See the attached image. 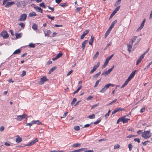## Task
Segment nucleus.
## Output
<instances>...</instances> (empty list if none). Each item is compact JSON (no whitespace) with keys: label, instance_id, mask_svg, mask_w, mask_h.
<instances>
[{"label":"nucleus","instance_id":"nucleus-13","mask_svg":"<svg viewBox=\"0 0 152 152\" xmlns=\"http://www.w3.org/2000/svg\"><path fill=\"white\" fill-rule=\"evenodd\" d=\"M15 4V2L14 1H11L10 2H8L5 5V7H9L12 5H13Z\"/></svg>","mask_w":152,"mask_h":152},{"label":"nucleus","instance_id":"nucleus-58","mask_svg":"<svg viewBox=\"0 0 152 152\" xmlns=\"http://www.w3.org/2000/svg\"><path fill=\"white\" fill-rule=\"evenodd\" d=\"M150 142V140H148L144 142H142V144L144 145H147V142Z\"/></svg>","mask_w":152,"mask_h":152},{"label":"nucleus","instance_id":"nucleus-64","mask_svg":"<svg viewBox=\"0 0 152 152\" xmlns=\"http://www.w3.org/2000/svg\"><path fill=\"white\" fill-rule=\"evenodd\" d=\"M113 56V54H112L109 57L107 58L106 59H107L109 61V60L111 59Z\"/></svg>","mask_w":152,"mask_h":152},{"label":"nucleus","instance_id":"nucleus-47","mask_svg":"<svg viewBox=\"0 0 152 152\" xmlns=\"http://www.w3.org/2000/svg\"><path fill=\"white\" fill-rule=\"evenodd\" d=\"M133 146L131 143H130L128 145V148L129 151H130L132 149Z\"/></svg>","mask_w":152,"mask_h":152},{"label":"nucleus","instance_id":"nucleus-10","mask_svg":"<svg viewBox=\"0 0 152 152\" xmlns=\"http://www.w3.org/2000/svg\"><path fill=\"white\" fill-rule=\"evenodd\" d=\"M109 88V86L108 85H106L100 91V92L103 93L105 91Z\"/></svg>","mask_w":152,"mask_h":152},{"label":"nucleus","instance_id":"nucleus-27","mask_svg":"<svg viewBox=\"0 0 152 152\" xmlns=\"http://www.w3.org/2000/svg\"><path fill=\"white\" fill-rule=\"evenodd\" d=\"M60 6H61V7L64 8L66 7L67 6H68V5L66 3H61L60 4Z\"/></svg>","mask_w":152,"mask_h":152},{"label":"nucleus","instance_id":"nucleus-3","mask_svg":"<svg viewBox=\"0 0 152 152\" xmlns=\"http://www.w3.org/2000/svg\"><path fill=\"white\" fill-rule=\"evenodd\" d=\"M28 116L26 114H23L21 115H18L17 117L15 118L17 121H20L24 119H27Z\"/></svg>","mask_w":152,"mask_h":152},{"label":"nucleus","instance_id":"nucleus-17","mask_svg":"<svg viewBox=\"0 0 152 152\" xmlns=\"http://www.w3.org/2000/svg\"><path fill=\"white\" fill-rule=\"evenodd\" d=\"M109 61L107 59H106L104 64L102 66V69H104L106 67V66L107 65Z\"/></svg>","mask_w":152,"mask_h":152},{"label":"nucleus","instance_id":"nucleus-42","mask_svg":"<svg viewBox=\"0 0 152 152\" xmlns=\"http://www.w3.org/2000/svg\"><path fill=\"white\" fill-rule=\"evenodd\" d=\"M63 55V54L62 53H58L57 55L56 56L58 58H59L61 57Z\"/></svg>","mask_w":152,"mask_h":152},{"label":"nucleus","instance_id":"nucleus-48","mask_svg":"<svg viewBox=\"0 0 152 152\" xmlns=\"http://www.w3.org/2000/svg\"><path fill=\"white\" fill-rule=\"evenodd\" d=\"M46 16L48 17V18H49L50 19H51V20H54V17H50V16L49 15H46Z\"/></svg>","mask_w":152,"mask_h":152},{"label":"nucleus","instance_id":"nucleus-59","mask_svg":"<svg viewBox=\"0 0 152 152\" xmlns=\"http://www.w3.org/2000/svg\"><path fill=\"white\" fill-rule=\"evenodd\" d=\"M93 97L92 96H88L87 98L86 99V100H89L91 99L92 98H93Z\"/></svg>","mask_w":152,"mask_h":152},{"label":"nucleus","instance_id":"nucleus-33","mask_svg":"<svg viewBox=\"0 0 152 152\" xmlns=\"http://www.w3.org/2000/svg\"><path fill=\"white\" fill-rule=\"evenodd\" d=\"M82 88V86H79L77 89L76 90V91H75L73 93L74 94H75L77 93Z\"/></svg>","mask_w":152,"mask_h":152},{"label":"nucleus","instance_id":"nucleus-8","mask_svg":"<svg viewBox=\"0 0 152 152\" xmlns=\"http://www.w3.org/2000/svg\"><path fill=\"white\" fill-rule=\"evenodd\" d=\"M1 35L4 39H6L9 37V35L6 31H2L1 34Z\"/></svg>","mask_w":152,"mask_h":152},{"label":"nucleus","instance_id":"nucleus-25","mask_svg":"<svg viewBox=\"0 0 152 152\" xmlns=\"http://www.w3.org/2000/svg\"><path fill=\"white\" fill-rule=\"evenodd\" d=\"M37 25L36 24L34 23L32 26V28L34 30H37Z\"/></svg>","mask_w":152,"mask_h":152},{"label":"nucleus","instance_id":"nucleus-21","mask_svg":"<svg viewBox=\"0 0 152 152\" xmlns=\"http://www.w3.org/2000/svg\"><path fill=\"white\" fill-rule=\"evenodd\" d=\"M15 35L16 38L17 39H19V38H20L21 37L22 33H20L19 34L15 33Z\"/></svg>","mask_w":152,"mask_h":152},{"label":"nucleus","instance_id":"nucleus-4","mask_svg":"<svg viewBox=\"0 0 152 152\" xmlns=\"http://www.w3.org/2000/svg\"><path fill=\"white\" fill-rule=\"evenodd\" d=\"M48 80L46 76H43L40 79V81L38 82V83L39 85H42L44 83L48 81Z\"/></svg>","mask_w":152,"mask_h":152},{"label":"nucleus","instance_id":"nucleus-45","mask_svg":"<svg viewBox=\"0 0 152 152\" xmlns=\"http://www.w3.org/2000/svg\"><path fill=\"white\" fill-rule=\"evenodd\" d=\"M26 73L25 71H22V73L20 75L21 77H23L26 75Z\"/></svg>","mask_w":152,"mask_h":152},{"label":"nucleus","instance_id":"nucleus-22","mask_svg":"<svg viewBox=\"0 0 152 152\" xmlns=\"http://www.w3.org/2000/svg\"><path fill=\"white\" fill-rule=\"evenodd\" d=\"M51 33V31L50 30H48L46 32H44L45 35V36L48 37L50 34Z\"/></svg>","mask_w":152,"mask_h":152},{"label":"nucleus","instance_id":"nucleus-44","mask_svg":"<svg viewBox=\"0 0 152 152\" xmlns=\"http://www.w3.org/2000/svg\"><path fill=\"white\" fill-rule=\"evenodd\" d=\"M18 25L20 26L21 28H24L25 26V24L22 22L19 23Z\"/></svg>","mask_w":152,"mask_h":152},{"label":"nucleus","instance_id":"nucleus-9","mask_svg":"<svg viewBox=\"0 0 152 152\" xmlns=\"http://www.w3.org/2000/svg\"><path fill=\"white\" fill-rule=\"evenodd\" d=\"M137 71L136 70L133 71L130 74L128 79L130 80L134 77L135 74Z\"/></svg>","mask_w":152,"mask_h":152},{"label":"nucleus","instance_id":"nucleus-29","mask_svg":"<svg viewBox=\"0 0 152 152\" xmlns=\"http://www.w3.org/2000/svg\"><path fill=\"white\" fill-rule=\"evenodd\" d=\"M37 15L36 13L35 12H33L29 14L30 17L35 16Z\"/></svg>","mask_w":152,"mask_h":152},{"label":"nucleus","instance_id":"nucleus-50","mask_svg":"<svg viewBox=\"0 0 152 152\" xmlns=\"http://www.w3.org/2000/svg\"><path fill=\"white\" fill-rule=\"evenodd\" d=\"M39 6L41 7H43L44 8H46V6L44 4V3L43 2L40 4Z\"/></svg>","mask_w":152,"mask_h":152},{"label":"nucleus","instance_id":"nucleus-24","mask_svg":"<svg viewBox=\"0 0 152 152\" xmlns=\"http://www.w3.org/2000/svg\"><path fill=\"white\" fill-rule=\"evenodd\" d=\"M117 22V20H115L113 22L111 23V25L110 27L111 29L114 27V26L115 24Z\"/></svg>","mask_w":152,"mask_h":152},{"label":"nucleus","instance_id":"nucleus-39","mask_svg":"<svg viewBox=\"0 0 152 152\" xmlns=\"http://www.w3.org/2000/svg\"><path fill=\"white\" fill-rule=\"evenodd\" d=\"M110 112L111 110H109L108 112L105 115V117L106 119H107V118L108 116H109L110 113Z\"/></svg>","mask_w":152,"mask_h":152},{"label":"nucleus","instance_id":"nucleus-62","mask_svg":"<svg viewBox=\"0 0 152 152\" xmlns=\"http://www.w3.org/2000/svg\"><path fill=\"white\" fill-rule=\"evenodd\" d=\"M130 81L129 80L127 79L125 81L124 84L126 86L128 83Z\"/></svg>","mask_w":152,"mask_h":152},{"label":"nucleus","instance_id":"nucleus-60","mask_svg":"<svg viewBox=\"0 0 152 152\" xmlns=\"http://www.w3.org/2000/svg\"><path fill=\"white\" fill-rule=\"evenodd\" d=\"M117 112H118L117 110V108H116L113 111V112H112V114H114L115 113Z\"/></svg>","mask_w":152,"mask_h":152},{"label":"nucleus","instance_id":"nucleus-1","mask_svg":"<svg viewBox=\"0 0 152 152\" xmlns=\"http://www.w3.org/2000/svg\"><path fill=\"white\" fill-rule=\"evenodd\" d=\"M151 136L150 131H145L142 133V137L145 139H147Z\"/></svg>","mask_w":152,"mask_h":152},{"label":"nucleus","instance_id":"nucleus-41","mask_svg":"<svg viewBox=\"0 0 152 152\" xmlns=\"http://www.w3.org/2000/svg\"><path fill=\"white\" fill-rule=\"evenodd\" d=\"M116 108L118 112L120 111H124L125 110L124 108L121 107H118Z\"/></svg>","mask_w":152,"mask_h":152},{"label":"nucleus","instance_id":"nucleus-28","mask_svg":"<svg viewBox=\"0 0 152 152\" xmlns=\"http://www.w3.org/2000/svg\"><path fill=\"white\" fill-rule=\"evenodd\" d=\"M56 66H54L51 68L49 71V74H50L52 72H53L54 70L56 69Z\"/></svg>","mask_w":152,"mask_h":152},{"label":"nucleus","instance_id":"nucleus-36","mask_svg":"<svg viewBox=\"0 0 152 152\" xmlns=\"http://www.w3.org/2000/svg\"><path fill=\"white\" fill-rule=\"evenodd\" d=\"M82 9L81 7H77L75 10V12H80V10H81Z\"/></svg>","mask_w":152,"mask_h":152},{"label":"nucleus","instance_id":"nucleus-15","mask_svg":"<svg viewBox=\"0 0 152 152\" xmlns=\"http://www.w3.org/2000/svg\"><path fill=\"white\" fill-rule=\"evenodd\" d=\"M34 8L37 12L41 13H42V10L40 7H34Z\"/></svg>","mask_w":152,"mask_h":152},{"label":"nucleus","instance_id":"nucleus-7","mask_svg":"<svg viewBox=\"0 0 152 152\" xmlns=\"http://www.w3.org/2000/svg\"><path fill=\"white\" fill-rule=\"evenodd\" d=\"M100 65V63L98 62L96 65H94L93 67V69L89 72L90 74H91L96 71L97 69L99 67Z\"/></svg>","mask_w":152,"mask_h":152},{"label":"nucleus","instance_id":"nucleus-37","mask_svg":"<svg viewBox=\"0 0 152 152\" xmlns=\"http://www.w3.org/2000/svg\"><path fill=\"white\" fill-rule=\"evenodd\" d=\"M87 148H80L79 149H77V152H80L81 151H84L86 150Z\"/></svg>","mask_w":152,"mask_h":152},{"label":"nucleus","instance_id":"nucleus-61","mask_svg":"<svg viewBox=\"0 0 152 152\" xmlns=\"http://www.w3.org/2000/svg\"><path fill=\"white\" fill-rule=\"evenodd\" d=\"M145 107H143L142 108V109H141L140 110V112L141 113H142L143 112H144L145 111Z\"/></svg>","mask_w":152,"mask_h":152},{"label":"nucleus","instance_id":"nucleus-43","mask_svg":"<svg viewBox=\"0 0 152 152\" xmlns=\"http://www.w3.org/2000/svg\"><path fill=\"white\" fill-rule=\"evenodd\" d=\"M74 129L76 131H78L80 129V127L79 126H74Z\"/></svg>","mask_w":152,"mask_h":152},{"label":"nucleus","instance_id":"nucleus-12","mask_svg":"<svg viewBox=\"0 0 152 152\" xmlns=\"http://www.w3.org/2000/svg\"><path fill=\"white\" fill-rule=\"evenodd\" d=\"M89 32L88 30H87L84 31L83 34L81 35L80 37V39H83L84 37Z\"/></svg>","mask_w":152,"mask_h":152},{"label":"nucleus","instance_id":"nucleus-49","mask_svg":"<svg viewBox=\"0 0 152 152\" xmlns=\"http://www.w3.org/2000/svg\"><path fill=\"white\" fill-rule=\"evenodd\" d=\"M29 46L30 48H34L35 47V45L34 44L32 43H31L29 44Z\"/></svg>","mask_w":152,"mask_h":152},{"label":"nucleus","instance_id":"nucleus-31","mask_svg":"<svg viewBox=\"0 0 152 152\" xmlns=\"http://www.w3.org/2000/svg\"><path fill=\"white\" fill-rule=\"evenodd\" d=\"M80 146H81L80 144L78 143H74L72 145V146L73 147H80Z\"/></svg>","mask_w":152,"mask_h":152},{"label":"nucleus","instance_id":"nucleus-30","mask_svg":"<svg viewBox=\"0 0 152 152\" xmlns=\"http://www.w3.org/2000/svg\"><path fill=\"white\" fill-rule=\"evenodd\" d=\"M21 50L20 49H18L15 50L13 53V54H18L20 53Z\"/></svg>","mask_w":152,"mask_h":152},{"label":"nucleus","instance_id":"nucleus-57","mask_svg":"<svg viewBox=\"0 0 152 152\" xmlns=\"http://www.w3.org/2000/svg\"><path fill=\"white\" fill-rule=\"evenodd\" d=\"M117 101V99H115L112 102H110V103H109L108 104V105H111V104H112L113 103L116 102Z\"/></svg>","mask_w":152,"mask_h":152},{"label":"nucleus","instance_id":"nucleus-52","mask_svg":"<svg viewBox=\"0 0 152 152\" xmlns=\"http://www.w3.org/2000/svg\"><path fill=\"white\" fill-rule=\"evenodd\" d=\"M120 147V145L118 144H117L116 145L114 146V149H116L117 148H118Z\"/></svg>","mask_w":152,"mask_h":152},{"label":"nucleus","instance_id":"nucleus-56","mask_svg":"<svg viewBox=\"0 0 152 152\" xmlns=\"http://www.w3.org/2000/svg\"><path fill=\"white\" fill-rule=\"evenodd\" d=\"M101 121V119L98 120L95 122H94V124H98V123H99Z\"/></svg>","mask_w":152,"mask_h":152},{"label":"nucleus","instance_id":"nucleus-34","mask_svg":"<svg viewBox=\"0 0 152 152\" xmlns=\"http://www.w3.org/2000/svg\"><path fill=\"white\" fill-rule=\"evenodd\" d=\"M88 118L90 119H94L95 118V116L94 114H92L88 116Z\"/></svg>","mask_w":152,"mask_h":152},{"label":"nucleus","instance_id":"nucleus-14","mask_svg":"<svg viewBox=\"0 0 152 152\" xmlns=\"http://www.w3.org/2000/svg\"><path fill=\"white\" fill-rule=\"evenodd\" d=\"M17 137L15 141L17 143H19L21 142L22 141V139L21 137H20L19 135H17L16 136Z\"/></svg>","mask_w":152,"mask_h":152},{"label":"nucleus","instance_id":"nucleus-40","mask_svg":"<svg viewBox=\"0 0 152 152\" xmlns=\"http://www.w3.org/2000/svg\"><path fill=\"white\" fill-rule=\"evenodd\" d=\"M100 80H101V79H99V80H97L94 86V87L95 88V87H97L98 86V84H99V82L100 81Z\"/></svg>","mask_w":152,"mask_h":152},{"label":"nucleus","instance_id":"nucleus-32","mask_svg":"<svg viewBox=\"0 0 152 152\" xmlns=\"http://www.w3.org/2000/svg\"><path fill=\"white\" fill-rule=\"evenodd\" d=\"M101 72H99L97 73H96V74L95 75L94 77H93V78H97L99 75H100L101 74Z\"/></svg>","mask_w":152,"mask_h":152},{"label":"nucleus","instance_id":"nucleus-20","mask_svg":"<svg viewBox=\"0 0 152 152\" xmlns=\"http://www.w3.org/2000/svg\"><path fill=\"white\" fill-rule=\"evenodd\" d=\"M33 124L39 125L41 124V122H40L39 121L37 120V121H32Z\"/></svg>","mask_w":152,"mask_h":152},{"label":"nucleus","instance_id":"nucleus-51","mask_svg":"<svg viewBox=\"0 0 152 152\" xmlns=\"http://www.w3.org/2000/svg\"><path fill=\"white\" fill-rule=\"evenodd\" d=\"M64 151H63V150L60 151L59 150H57L56 151V150L52 151L49 152H63Z\"/></svg>","mask_w":152,"mask_h":152},{"label":"nucleus","instance_id":"nucleus-63","mask_svg":"<svg viewBox=\"0 0 152 152\" xmlns=\"http://www.w3.org/2000/svg\"><path fill=\"white\" fill-rule=\"evenodd\" d=\"M98 104H96L95 105H93L91 107V109H93L94 108H95L98 105Z\"/></svg>","mask_w":152,"mask_h":152},{"label":"nucleus","instance_id":"nucleus-26","mask_svg":"<svg viewBox=\"0 0 152 152\" xmlns=\"http://www.w3.org/2000/svg\"><path fill=\"white\" fill-rule=\"evenodd\" d=\"M94 42V38L93 37V36H91V38L89 40V44L90 45H92V43Z\"/></svg>","mask_w":152,"mask_h":152},{"label":"nucleus","instance_id":"nucleus-19","mask_svg":"<svg viewBox=\"0 0 152 152\" xmlns=\"http://www.w3.org/2000/svg\"><path fill=\"white\" fill-rule=\"evenodd\" d=\"M132 45L133 44H130L129 43V45H127L129 53H130L131 52V50L132 48Z\"/></svg>","mask_w":152,"mask_h":152},{"label":"nucleus","instance_id":"nucleus-18","mask_svg":"<svg viewBox=\"0 0 152 152\" xmlns=\"http://www.w3.org/2000/svg\"><path fill=\"white\" fill-rule=\"evenodd\" d=\"M112 29L109 28L107 30V31H106V33L104 35V37L105 38H106L107 35L109 34L110 31H111Z\"/></svg>","mask_w":152,"mask_h":152},{"label":"nucleus","instance_id":"nucleus-38","mask_svg":"<svg viewBox=\"0 0 152 152\" xmlns=\"http://www.w3.org/2000/svg\"><path fill=\"white\" fill-rule=\"evenodd\" d=\"M87 148H80L79 149H77V152H80L81 151H84L86 150Z\"/></svg>","mask_w":152,"mask_h":152},{"label":"nucleus","instance_id":"nucleus-46","mask_svg":"<svg viewBox=\"0 0 152 152\" xmlns=\"http://www.w3.org/2000/svg\"><path fill=\"white\" fill-rule=\"evenodd\" d=\"M76 101H77L76 99V98H74L73 99L72 102H71V104L72 105L75 103V102H76Z\"/></svg>","mask_w":152,"mask_h":152},{"label":"nucleus","instance_id":"nucleus-35","mask_svg":"<svg viewBox=\"0 0 152 152\" xmlns=\"http://www.w3.org/2000/svg\"><path fill=\"white\" fill-rule=\"evenodd\" d=\"M120 8V6H119L117 7L113 11V12H114V13H116L119 10Z\"/></svg>","mask_w":152,"mask_h":152},{"label":"nucleus","instance_id":"nucleus-5","mask_svg":"<svg viewBox=\"0 0 152 152\" xmlns=\"http://www.w3.org/2000/svg\"><path fill=\"white\" fill-rule=\"evenodd\" d=\"M27 18V15L26 14H23L21 15L20 17V18L18 20L19 21H24L26 20Z\"/></svg>","mask_w":152,"mask_h":152},{"label":"nucleus","instance_id":"nucleus-11","mask_svg":"<svg viewBox=\"0 0 152 152\" xmlns=\"http://www.w3.org/2000/svg\"><path fill=\"white\" fill-rule=\"evenodd\" d=\"M144 55H141L138 59L136 62V65H137L141 61L142 59L144 58Z\"/></svg>","mask_w":152,"mask_h":152},{"label":"nucleus","instance_id":"nucleus-53","mask_svg":"<svg viewBox=\"0 0 152 152\" xmlns=\"http://www.w3.org/2000/svg\"><path fill=\"white\" fill-rule=\"evenodd\" d=\"M122 0H118V1L115 4V6H117L118 4H120L121 3V1Z\"/></svg>","mask_w":152,"mask_h":152},{"label":"nucleus","instance_id":"nucleus-2","mask_svg":"<svg viewBox=\"0 0 152 152\" xmlns=\"http://www.w3.org/2000/svg\"><path fill=\"white\" fill-rule=\"evenodd\" d=\"M130 120L129 119L126 118L125 116H123L119 118L118 120L117 123L118 124L120 122H122L123 124L128 122Z\"/></svg>","mask_w":152,"mask_h":152},{"label":"nucleus","instance_id":"nucleus-23","mask_svg":"<svg viewBox=\"0 0 152 152\" xmlns=\"http://www.w3.org/2000/svg\"><path fill=\"white\" fill-rule=\"evenodd\" d=\"M137 37V36H133V39L131 40V41L129 42V43L130 44L131 43L132 44H133V42H134V41L136 39Z\"/></svg>","mask_w":152,"mask_h":152},{"label":"nucleus","instance_id":"nucleus-16","mask_svg":"<svg viewBox=\"0 0 152 152\" xmlns=\"http://www.w3.org/2000/svg\"><path fill=\"white\" fill-rule=\"evenodd\" d=\"M88 40H86L84 41L82 43V48H83V49H84V48H85V47L86 44L87 43V42H88Z\"/></svg>","mask_w":152,"mask_h":152},{"label":"nucleus","instance_id":"nucleus-55","mask_svg":"<svg viewBox=\"0 0 152 152\" xmlns=\"http://www.w3.org/2000/svg\"><path fill=\"white\" fill-rule=\"evenodd\" d=\"M68 112H66L65 113H64V115H63V116L61 117V118H65L66 116L68 114Z\"/></svg>","mask_w":152,"mask_h":152},{"label":"nucleus","instance_id":"nucleus-54","mask_svg":"<svg viewBox=\"0 0 152 152\" xmlns=\"http://www.w3.org/2000/svg\"><path fill=\"white\" fill-rule=\"evenodd\" d=\"M134 140L135 142H137L138 143H140V139L138 138H135L134 139Z\"/></svg>","mask_w":152,"mask_h":152},{"label":"nucleus","instance_id":"nucleus-6","mask_svg":"<svg viewBox=\"0 0 152 152\" xmlns=\"http://www.w3.org/2000/svg\"><path fill=\"white\" fill-rule=\"evenodd\" d=\"M114 68V66L112 67L111 68L109 69L106 72H103L102 74V75H104L106 76L108 75L113 70Z\"/></svg>","mask_w":152,"mask_h":152}]
</instances>
